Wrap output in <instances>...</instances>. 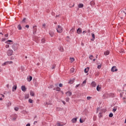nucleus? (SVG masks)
I'll return each instance as SVG.
<instances>
[{"mask_svg":"<svg viewBox=\"0 0 126 126\" xmlns=\"http://www.w3.org/2000/svg\"><path fill=\"white\" fill-rule=\"evenodd\" d=\"M18 47H19V44L17 43H14L13 44L12 48L14 51H16V50L18 49Z\"/></svg>","mask_w":126,"mask_h":126,"instance_id":"f257e3e1","label":"nucleus"},{"mask_svg":"<svg viewBox=\"0 0 126 126\" xmlns=\"http://www.w3.org/2000/svg\"><path fill=\"white\" fill-rule=\"evenodd\" d=\"M57 31L58 33L63 32V27L60 25L58 26V27L57 28Z\"/></svg>","mask_w":126,"mask_h":126,"instance_id":"f03ea898","label":"nucleus"},{"mask_svg":"<svg viewBox=\"0 0 126 126\" xmlns=\"http://www.w3.org/2000/svg\"><path fill=\"white\" fill-rule=\"evenodd\" d=\"M37 32V26H34L33 27L32 33L33 35H36Z\"/></svg>","mask_w":126,"mask_h":126,"instance_id":"7ed1b4c3","label":"nucleus"},{"mask_svg":"<svg viewBox=\"0 0 126 126\" xmlns=\"http://www.w3.org/2000/svg\"><path fill=\"white\" fill-rule=\"evenodd\" d=\"M12 54H13V51H12V50H8L7 52V54L8 57L12 56Z\"/></svg>","mask_w":126,"mask_h":126,"instance_id":"20e7f679","label":"nucleus"},{"mask_svg":"<svg viewBox=\"0 0 126 126\" xmlns=\"http://www.w3.org/2000/svg\"><path fill=\"white\" fill-rule=\"evenodd\" d=\"M111 71L112 72H115V71H118V69L116 66H114L111 68Z\"/></svg>","mask_w":126,"mask_h":126,"instance_id":"39448f33","label":"nucleus"},{"mask_svg":"<svg viewBox=\"0 0 126 126\" xmlns=\"http://www.w3.org/2000/svg\"><path fill=\"white\" fill-rule=\"evenodd\" d=\"M6 44H8V45H11V44H13V41L11 40H8L5 42Z\"/></svg>","mask_w":126,"mask_h":126,"instance_id":"423d86ee","label":"nucleus"},{"mask_svg":"<svg viewBox=\"0 0 126 126\" xmlns=\"http://www.w3.org/2000/svg\"><path fill=\"white\" fill-rule=\"evenodd\" d=\"M21 89L23 92H25L26 90H27V88H26V87H25V86H22Z\"/></svg>","mask_w":126,"mask_h":126,"instance_id":"0eeeda50","label":"nucleus"},{"mask_svg":"<svg viewBox=\"0 0 126 126\" xmlns=\"http://www.w3.org/2000/svg\"><path fill=\"white\" fill-rule=\"evenodd\" d=\"M77 34H81L82 33V30L81 28H78L77 30Z\"/></svg>","mask_w":126,"mask_h":126,"instance_id":"6e6552de","label":"nucleus"},{"mask_svg":"<svg viewBox=\"0 0 126 126\" xmlns=\"http://www.w3.org/2000/svg\"><path fill=\"white\" fill-rule=\"evenodd\" d=\"M16 89H17V85H15L13 86V88H12L13 92H14V91H16Z\"/></svg>","mask_w":126,"mask_h":126,"instance_id":"1a4fd4ad","label":"nucleus"},{"mask_svg":"<svg viewBox=\"0 0 126 126\" xmlns=\"http://www.w3.org/2000/svg\"><path fill=\"white\" fill-rule=\"evenodd\" d=\"M71 122L73 124H75V123H76V122H77V118H73L71 120Z\"/></svg>","mask_w":126,"mask_h":126,"instance_id":"9d476101","label":"nucleus"},{"mask_svg":"<svg viewBox=\"0 0 126 126\" xmlns=\"http://www.w3.org/2000/svg\"><path fill=\"white\" fill-rule=\"evenodd\" d=\"M90 3L92 7H93L95 5V1H94V0L91 1Z\"/></svg>","mask_w":126,"mask_h":126,"instance_id":"9b49d317","label":"nucleus"},{"mask_svg":"<svg viewBox=\"0 0 126 126\" xmlns=\"http://www.w3.org/2000/svg\"><path fill=\"white\" fill-rule=\"evenodd\" d=\"M65 94H66V95H67V96H71V95H72V93L69 92V91H68V92H66L65 93Z\"/></svg>","mask_w":126,"mask_h":126,"instance_id":"f8f14e48","label":"nucleus"},{"mask_svg":"<svg viewBox=\"0 0 126 126\" xmlns=\"http://www.w3.org/2000/svg\"><path fill=\"white\" fill-rule=\"evenodd\" d=\"M92 36L93 38L91 39V40L92 41H94V40H95V34H94V33H92Z\"/></svg>","mask_w":126,"mask_h":126,"instance_id":"ddd939ff","label":"nucleus"},{"mask_svg":"<svg viewBox=\"0 0 126 126\" xmlns=\"http://www.w3.org/2000/svg\"><path fill=\"white\" fill-rule=\"evenodd\" d=\"M96 82L93 81L91 83V86H92L93 87H96Z\"/></svg>","mask_w":126,"mask_h":126,"instance_id":"4468645a","label":"nucleus"},{"mask_svg":"<svg viewBox=\"0 0 126 126\" xmlns=\"http://www.w3.org/2000/svg\"><path fill=\"white\" fill-rule=\"evenodd\" d=\"M89 69L90 68L89 67H87V68H85V70H84L85 73H87V72L89 71Z\"/></svg>","mask_w":126,"mask_h":126,"instance_id":"2eb2a0df","label":"nucleus"},{"mask_svg":"<svg viewBox=\"0 0 126 126\" xmlns=\"http://www.w3.org/2000/svg\"><path fill=\"white\" fill-rule=\"evenodd\" d=\"M32 77L31 76H29V77H28V81H29V82H30V81H31L32 79Z\"/></svg>","mask_w":126,"mask_h":126,"instance_id":"dca6fc26","label":"nucleus"},{"mask_svg":"<svg viewBox=\"0 0 126 126\" xmlns=\"http://www.w3.org/2000/svg\"><path fill=\"white\" fill-rule=\"evenodd\" d=\"M83 6H84V5H83V3H79L78 4V7L79 8H82V7H83Z\"/></svg>","mask_w":126,"mask_h":126,"instance_id":"f3484780","label":"nucleus"},{"mask_svg":"<svg viewBox=\"0 0 126 126\" xmlns=\"http://www.w3.org/2000/svg\"><path fill=\"white\" fill-rule=\"evenodd\" d=\"M101 87H100V86H99V85L97 86V87H96L97 91L100 92V90H101Z\"/></svg>","mask_w":126,"mask_h":126,"instance_id":"a211bd4d","label":"nucleus"},{"mask_svg":"<svg viewBox=\"0 0 126 126\" xmlns=\"http://www.w3.org/2000/svg\"><path fill=\"white\" fill-rule=\"evenodd\" d=\"M104 54L105 56H108V55H109V54H110V51H106L104 52Z\"/></svg>","mask_w":126,"mask_h":126,"instance_id":"6ab92c4d","label":"nucleus"},{"mask_svg":"<svg viewBox=\"0 0 126 126\" xmlns=\"http://www.w3.org/2000/svg\"><path fill=\"white\" fill-rule=\"evenodd\" d=\"M59 50L60 52H63L64 51L63 46H61L60 47H59Z\"/></svg>","mask_w":126,"mask_h":126,"instance_id":"aec40b11","label":"nucleus"},{"mask_svg":"<svg viewBox=\"0 0 126 126\" xmlns=\"http://www.w3.org/2000/svg\"><path fill=\"white\" fill-rule=\"evenodd\" d=\"M98 117L102 118L103 117V111L99 112Z\"/></svg>","mask_w":126,"mask_h":126,"instance_id":"412c9836","label":"nucleus"},{"mask_svg":"<svg viewBox=\"0 0 126 126\" xmlns=\"http://www.w3.org/2000/svg\"><path fill=\"white\" fill-rule=\"evenodd\" d=\"M74 82V79H72V80H70V81H69L68 83H70V84H72Z\"/></svg>","mask_w":126,"mask_h":126,"instance_id":"4be33fe9","label":"nucleus"},{"mask_svg":"<svg viewBox=\"0 0 126 126\" xmlns=\"http://www.w3.org/2000/svg\"><path fill=\"white\" fill-rule=\"evenodd\" d=\"M30 95L31 96H35V93L33 92V91H30Z\"/></svg>","mask_w":126,"mask_h":126,"instance_id":"5701e85b","label":"nucleus"},{"mask_svg":"<svg viewBox=\"0 0 126 126\" xmlns=\"http://www.w3.org/2000/svg\"><path fill=\"white\" fill-rule=\"evenodd\" d=\"M17 28L19 30H22V27H21V25H19L17 27Z\"/></svg>","mask_w":126,"mask_h":126,"instance_id":"b1692460","label":"nucleus"},{"mask_svg":"<svg viewBox=\"0 0 126 126\" xmlns=\"http://www.w3.org/2000/svg\"><path fill=\"white\" fill-rule=\"evenodd\" d=\"M49 34L51 36V37H53L54 36V32H49Z\"/></svg>","mask_w":126,"mask_h":126,"instance_id":"393cba45","label":"nucleus"},{"mask_svg":"<svg viewBox=\"0 0 126 126\" xmlns=\"http://www.w3.org/2000/svg\"><path fill=\"white\" fill-rule=\"evenodd\" d=\"M29 102L31 104H33V100H32L31 98L29 99Z\"/></svg>","mask_w":126,"mask_h":126,"instance_id":"a878e982","label":"nucleus"},{"mask_svg":"<svg viewBox=\"0 0 126 126\" xmlns=\"http://www.w3.org/2000/svg\"><path fill=\"white\" fill-rule=\"evenodd\" d=\"M114 116V114H113V113H110L109 115V118H113V116Z\"/></svg>","mask_w":126,"mask_h":126,"instance_id":"bb28decb","label":"nucleus"},{"mask_svg":"<svg viewBox=\"0 0 126 126\" xmlns=\"http://www.w3.org/2000/svg\"><path fill=\"white\" fill-rule=\"evenodd\" d=\"M117 107H114L112 110V112H113V113H115L116 111H117Z\"/></svg>","mask_w":126,"mask_h":126,"instance_id":"cd10ccee","label":"nucleus"},{"mask_svg":"<svg viewBox=\"0 0 126 126\" xmlns=\"http://www.w3.org/2000/svg\"><path fill=\"white\" fill-rule=\"evenodd\" d=\"M75 29L74 28H72V29L70 30V32L71 33H73L75 31Z\"/></svg>","mask_w":126,"mask_h":126,"instance_id":"c85d7f7f","label":"nucleus"},{"mask_svg":"<svg viewBox=\"0 0 126 126\" xmlns=\"http://www.w3.org/2000/svg\"><path fill=\"white\" fill-rule=\"evenodd\" d=\"M64 125L62 124H61L60 123H57V126H64Z\"/></svg>","mask_w":126,"mask_h":126,"instance_id":"c756f323","label":"nucleus"},{"mask_svg":"<svg viewBox=\"0 0 126 126\" xmlns=\"http://www.w3.org/2000/svg\"><path fill=\"white\" fill-rule=\"evenodd\" d=\"M25 99H28L29 98V94H27L25 95Z\"/></svg>","mask_w":126,"mask_h":126,"instance_id":"7c9ffc66","label":"nucleus"},{"mask_svg":"<svg viewBox=\"0 0 126 126\" xmlns=\"http://www.w3.org/2000/svg\"><path fill=\"white\" fill-rule=\"evenodd\" d=\"M56 91H61V88L59 87L56 88Z\"/></svg>","mask_w":126,"mask_h":126,"instance_id":"2f4dec72","label":"nucleus"},{"mask_svg":"<svg viewBox=\"0 0 126 126\" xmlns=\"http://www.w3.org/2000/svg\"><path fill=\"white\" fill-rule=\"evenodd\" d=\"M14 110H15V111H16V112H17V111H18V110H19V108L17 107H15L14 108Z\"/></svg>","mask_w":126,"mask_h":126,"instance_id":"473e14b6","label":"nucleus"},{"mask_svg":"<svg viewBox=\"0 0 126 126\" xmlns=\"http://www.w3.org/2000/svg\"><path fill=\"white\" fill-rule=\"evenodd\" d=\"M93 58H94V57H93V56H92V55H91V56H90V57H89L90 60H93Z\"/></svg>","mask_w":126,"mask_h":126,"instance_id":"72a5a7b5","label":"nucleus"},{"mask_svg":"<svg viewBox=\"0 0 126 126\" xmlns=\"http://www.w3.org/2000/svg\"><path fill=\"white\" fill-rule=\"evenodd\" d=\"M124 49H121L119 51V53H120V54H124Z\"/></svg>","mask_w":126,"mask_h":126,"instance_id":"f704fd0d","label":"nucleus"},{"mask_svg":"<svg viewBox=\"0 0 126 126\" xmlns=\"http://www.w3.org/2000/svg\"><path fill=\"white\" fill-rule=\"evenodd\" d=\"M85 83H86V80H84L82 83V86H84V85H83V84H85Z\"/></svg>","mask_w":126,"mask_h":126,"instance_id":"c9c22d12","label":"nucleus"},{"mask_svg":"<svg viewBox=\"0 0 126 126\" xmlns=\"http://www.w3.org/2000/svg\"><path fill=\"white\" fill-rule=\"evenodd\" d=\"M84 121H83V120L81 119V118L80 119V124H83V123H84Z\"/></svg>","mask_w":126,"mask_h":126,"instance_id":"e433bc0d","label":"nucleus"},{"mask_svg":"<svg viewBox=\"0 0 126 126\" xmlns=\"http://www.w3.org/2000/svg\"><path fill=\"white\" fill-rule=\"evenodd\" d=\"M70 60L71 62H74V58H70Z\"/></svg>","mask_w":126,"mask_h":126,"instance_id":"4c0bfd02","label":"nucleus"},{"mask_svg":"<svg viewBox=\"0 0 126 126\" xmlns=\"http://www.w3.org/2000/svg\"><path fill=\"white\" fill-rule=\"evenodd\" d=\"M45 39H41V43H42V44H44V43H45Z\"/></svg>","mask_w":126,"mask_h":126,"instance_id":"58836bf2","label":"nucleus"},{"mask_svg":"<svg viewBox=\"0 0 126 126\" xmlns=\"http://www.w3.org/2000/svg\"><path fill=\"white\" fill-rule=\"evenodd\" d=\"M8 64H11V63H13V62L12 61L7 62Z\"/></svg>","mask_w":126,"mask_h":126,"instance_id":"ea45409f","label":"nucleus"},{"mask_svg":"<svg viewBox=\"0 0 126 126\" xmlns=\"http://www.w3.org/2000/svg\"><path fill=\"white\" fill-rule=\"evenodd\" d=\"M3 65H6L7 64H8V62H5L3 63Z\"/></svg>","mask_w":126,"mask_h":126,"instance_id":"a19ab883","label":"nucleus"},{"mask_svg":"<svg viewBox=\"0 0 126 126\" xmlns=\"http://www.w3.org/2000/svg\"><path fill=\"white\" fill-rule=\"evenodd\" d=\"M65 101L66 102H68L69 101V97L66 98Z\"/></svg>","mask_w":126,"mask_h":126,"instance_id":"79ce46f5","label":"nucleus"},{"mask_svg":"<svg viewBox=\"0 0 126 126\" xmlns=\"http://www.w3.org/2000/svg\"><path fill=\"white\" fill-rule=\"evenodd\" d=\"M55 67H56V65H52V69H55Z\"/></svg>","mask_w":126,"mask_h":126,"instance_id":"37998d69","label":"nucleus"},{"mask_svg":"<svg viewBox=\"0 0 126 126\" xmlns=\"http://www.w3.org/2000/svg\"><path fill=\"white\" fill-rule=\"evenodd\" d=\"M119 12H122V13H125V14H126V12L124 10L120 11Z\"/></svg>","mask_w":126,"mask_h":126,"instance_id":"c03bdc74","label":"nucleus"},{"mask_svg":"<svg viewBox=\"0 0 126 126\" xmlns=\"http://www.w3.org/2000/svg\"><path fill=\"white\" fill-rule=\"evenodd\" d=\"M26 20V18H24L23 20H22V22H25V21Z\"/></svg>","mask_w":126,"mask_h":126,"instance_id":"a18cd8bd","label":"nucleus"},{"mask_svg":"<svg viewBox=\"0 0 126 126\" xmlns=\"http://www.w3.org/2000/svg\"><path fill=\"white\" fill-rule=\"evenodd\" d=\"M4 36H5L6 38H7V37H8V33H7V34H4Z\"/></svg>","mask_w":126,"mask_h":126,"instance_id":"49530a36","label":"nucleus"},{"mask_svg":"<svg viewBox=\"0 0 126 126\" xmlns=\"http://www.w3.org/2000/svg\"><path fill=\"white\" fill-rule=\"evenodd\" d=\"M87 100H90V99H91V96H88L87 97Z\"/></svg>","mask_w":126,"mask_h":126,"instance_id":"de8ad7c7","label":"nucleus"},{"mask_svg":"<svg viewBox=\"0 0 126 126\" xmlns=\"http://www.w3.org/2000/svg\"><path fill=\"white\" fill-rule=\"evenodd\" d=\"M97 68H98V69H100V68H101V65H98V66H97Z\"/></svg>","mask_w":126,"mask_h":126,"instance_id":"09e8293b","label":"nucleus"},{"mask_svg":"<svg viewBox=\"0 0 126 126\" xmlns=\"http://www.w3.org/2000/svg\"><path fill=\"white\" fill-rule=\"evenodd\" d=\"M5 48H9V45L7 44L5 45Z\"/></svg>","mask_w":126,"mask_h":126,"instance_id":"8fccbe9b","label":"nucleus"},{"mask_svg":"<svg viewBox=\"0 0 126 126\" xmlns=\"http://www.w3.org/2000/svg\"><path fill=\"white\" fill-rule=\"evenodd\" d=\"M21 69L22 70H24V67H23V66H22L21 67Z\"/></svg>","mask_w":126,"mask_h":126,"instance_id":"3c124183","label":"nucleus"},{"mask_svg":"<svg viewBox=\"0 0 126 126\" xmlns=\"http://www.w3.org/2000/svg\"><path fill=\"white\" fill-rule=\"evenodd\" d=\"M62 103H63V105H65V104H66L65 101L62 100Z\"/></svg>","mask_w":126,"mask_h":126,"instance_id":"603ef678","label":"nucleus"},{"mask_svg":"<svg viewBox=\"0 0 126 126\" xmlns=\"http://www.w3.org/2000/svg\"><path fill=\"white\" fill-rule=\"evenodd\" d=\"M79 85H80V84L76 85L75 86V88H77V87H79Z\"/></svg>","mask_w":126,"mask_h":126,"instance_id":"864d4df0","label":"nucleus"},{"mask_svg":"<svg viewBox=\"0 0 126 126\" xmlns=\"http://www.w3.org/2000/svg\"><path fill=\"white\" fill-rule=\"evenodd\" d=\"M59 87H63V84H59Z\"/></svg>","mask_w":126,"mask_h":126,"instance_id":"5fc2aeb1","label":"nucleus"},{"mask_svg":"<svg viewBox=\"0 0 126 126\" xmlns=\"http://www.w3.org/2000/svg\"><path fill=\"white\" fill-rule=\"evenodd\" d=\"M25 27H26V28H29V25H26Z\"/></svg>","mask_w":126,"mask_h":126,"instance_id":"6e6d98bb","label":"nucleus"},{"mask_svg":"<svg viewBox=\"0 0 126 126\" xmlns=\"http://www.w3.org/2000/svg\"><path fill=\"white\" fill-rule=\"evenodd\" d=\"M6 87H7V88H9V85L7 84L6 85Z\"/></svg>","mask_w":126,"mask_h":126,"instance_id":"4d7b16f0","label":"nucleus"},{"mask_svg":"<svg viewBox=\"0 0 126 126\" xmlns=\"http://www.w3.org/2000/svg\"><path fill=\"white\" fill-rule=\"evenodd\" d=\"M5 40H6V38H3V39H2V41H5Z\"/></svg>","mask_w":126,"mask_h":126,"instance_id":"13d9d810","label":"nucleus"},{"mask_svg":"<svg viewBox=\"0 0 126 126\" xmlns=\"http://www.w3.org/2000/svg\"><path fill=\"white\" fill-rule=\"evenodd\" d=\"M42 26L45 28V27L46 26V24H43Z\"/></svg>","mask_w":126,"mask_h":126,"instance_id":"bf43d9fd","label":"nucleus"},{"mask_svg":"<svg viewBox=\"0 0 126 126\" xmlns=\"http://www.w3.org/2000/svg\"><path fill=\"white\" fill-rule=\"evenodd\" d=\"M124 11H125V15L126 14V8L124 9L123 10Z\"/></svg>","mask_w":126,"mask_h":126,"instance_id":"052dcab7","label":"nucleus"},{"mask_svg":"<svg viewBox=\"0 0 126 126\" xmlns=\"http://www.w3.org/2000/svg\"><path fill=\"white\" fill-rule=\"evenodd\" d=\"M26 126H30V124L29 123V124H27Z\"/></svg>","mask_w":126,"mask_h":126,"instance_id":"680f3d73","label":"nucleus"},{"mask_svg":"<svg viewBox=\"0 0 126 126\" xmlns=\"http://www.w3.org/2000/svg\"><path fill=\"white\" fill-rule=\"evenodd\" d=\"M84 33H87L86 31H83V34H84Z\"/></svg>","mask_w":126,"mask_h":126,"instance_id":"e2e57ef3","label":"nucleus"},{"mask_svg":"<svg viewBox=\"0 0 126 126\" xmlns=\"http://www.w3.org/2000/svg\"><path fill=\"white\" fill-rule=\"evenodd\" d=\"M56 17H60V15H56Z\"/></svg>","mask_w":126,"mask_h":126,"instance_id":"0e129e2a","label":"nucleus"},{"mask_svg":"<svg viewBox=\"0 0 126 126\" xmlns=\"http://www.w3.org/2000/svg\"><path fill=\"white\" fill-rule=\"evenodd\" d=\"M27 56H25V59H27Z\"/></svg>","mask_w":126,"mask_h":126,"instance_id":"69168bd1","label":"nucleus"},{"mask_svg":"<svg viewBox=\"0 0 126 126\" xmlns=\"http://www.w3.org/2000/svg\"><path fill=\"white\" fill-rule=\"evenodd\" d=\"M61 93H62V94H63V91H61Z\"/></svg>","mask_w":126,"mask_h":126,"instance_id":"338daca9","label":"nucleus"},{"mask_svg":"<svg viewBox=\"0 0 126 126\" xmlns=\"http://www.w3.org/2000/svg\"><path fill=\"white\" fill-rule=\"evenodd\" d=\"M125 124H126V119H125Z\"/></svg>","mask_w":126,"mask_h":126,"instance_id":"774afa93","label":"nucleus"}]
</instances>
